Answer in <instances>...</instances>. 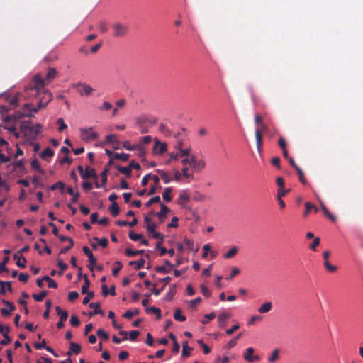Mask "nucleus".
Here are the masks:
<instances>
[{"mask_svg":"<svg viewBox=\"0 0 363 363\" xmlns=\"http://www.w3.org/2000/svg\"><path fill=\"white\" fill-rule=\"evenodd\" d=\"M57 71L55 68L49 67L45 78L40 74L33 76L32 80L25 88V96L27 98H38V105L35 106L30 103L25 104L24 107L26 109L36 113L39 109L45 108L52 101V94L45 86L52 82L57 77Z\"/></svg>","mask_w":363,"mask_h":363,"instance_id":"obj_1","label":"nucleus"},{"mask_svg":"<svg viewBox=\"0 0 363 363\" xmlns=\"http://www.w3.org/2000/svg\"><path fill=\"white\" fill-rule=\"evenodd\" d=\"M42 125L39 123L33 124L29 121H24L21 125V133L28 140H35L41 132Z\"/></svg>","mask_w":363,"mask_h":363,"instance_id":"obj_2","label":"nucleus"},{"mask_svg":"<svg viewBox=\"0 0 363 363\" xmlns=\"http://www.w3.org/2000/svg\"><path fill=\"white\" fill-rule=\"evenodd\" d=\"M79 132L82 140L85 142L95 140L99 137L98 133L96 132L93 131L92 127H90L89 128H80Z\"/></svg>","mask_w":363,"mask_h":363,"instance_id":"obj_3","label":"nucleus"},{"mask_svg":"<svg viewBox=\"0 0 363 363\" xmlns=\"http://www.w3.org/2000/svg\"><path fill=\"white\" fill-rule=\"evenodd\" d=\"M112 29L113 30V36L116 38L124 37L128 31V26L121 23H113L112 25Z\"/></svg>","mask_w":363,"mask_h":363,"instance_id":"obj_4","label":"nucleus"},{"mask_svg":"<svg viewBox=\"0 0 363 363\" xmlns=\"http://www.w3.org/2000/svg\"><path fill=\"white\" fill-rule=\"evenodd\" d=\"M74 87H79L80 89L78 90V92L81 96H89L91 94L93 91V89L88 84L78 82L74 85Z\"/></svg>","mask_w":363,"mask_h":363,"instance_id":"obj_5","label":"nucleus"},{"mask_svg":"<svg viewBox=\"0 0 363 363\" xmlns=\"http://www.w3.org/2000/svg\"><path fill=\"white\" fill-rule=\"evenodd\" d=\"M167 145L165 143L160 142L156 139L152 151L155 154L162 155L167 151Z\"/></svg>","mask_w":363,"mask_h":363,"instance_id":"obj_6","label":"nucleus"},{"mask_svg":"<svg viewBox=\"0 0 363 363\" xmlns=\"http://www.w3.org/2000/svg\"><path fill=\"white\" fill-rule=\"evenodd\" d=\"M84 253L89 258V268L91 271L94 270L93 266L96 264V259L94 257V255L92 252L90 250V249L87 246H84L83 248Z\"/></svg>","mask_w":363,"mask_h":363,"instance_id":"obj_7","label":"nucleus"},{"mask_svg":"<svg viewBox=\"0 0 363 363\" xmlns=\"http://www.w3.org/2000/svg\"><path fill=\"white\" fill-rule=\"evenodd\" d=\"M330 252L328 250H325L323 252V259H324V266L325 267V269L330 272H334L337 270V267L335 266V265H332L330 262H329V257H330Z\"/></svg>","mask_w":363,"mask_h":363,"instance_id":"obj_8","label":"nucleus"},{"mask_svg":"<svg viewBox=\"0 0 363 363\" xmlns=\"http://www.w3.org/2000/svg\"><path fill=\"white\" fill-rule=\"evenodd\" d=\"M33 346L37 350L45 349L48 352L52 354L55 357H58V354L55 352V350L52 347L46 345V341L45 339H43L41 342L34 343Z\"/></svg>","mask_w":363,"mask_h":363,"instance_id":"obj_9","label":"nucleus"},{"mask_svg":"<svg viewBox=\"0 0 363 363\" xmlns=\"http://www.w3.org/2000/svg\"><path fill=\"white\" fill-rule=\"evenodd\" d=\"M158 120L157 118L152 117L149 118L148 116L143 115L138 117L136 118V123L138 125L145 123H149L152 125H155L157 123Z\"/></svg>","mask_w":363,"mask_h":363,"instance_id":"obj_10","label":"nucleus"},{"mask_svg":"<svg viewBox=\"0 0 363 363\" xmlns=\"http://www.w3.org/2000/svg\"><path fill=\"white\" fill-rule=\"evenodd\" d=\"M161 210L157 213L156 215L159 218L160 222L163 223L165 220L167 214L170 211L169 207L165 206L164 203H160Z\"/></svg>","mask_w":363,"mask_h":363,"instance_id":"obj_11","label":"nucleus"},{"mask_svg":"<svg viewBox=\"0 0 363 363\" xmlns=\"http://www.w3.org/2000/svg\"><path fill=\"white\" fill-rule=\"evenodd\" d=\"M231 315L225 312L220 313L218 316V326L220 328H223L226 326L227 320L230 318Z\"/></svg>","mask_w":363,"mask_h":363,"instance_id":"obj_12","label":"nucleus"},{"mask_svg":"<svg viewBox=\"0 0 363 363\" xmlns=\"http://www.w3.org/2000/svg\"><path fill=\"white\" fill-rule=\"evenodd\" d=\"M191 162L194 163L193 168L197 169V170H201L204 169L206 167V162L203 160H200L199 161L196 160V157L195 155H191Z\"/></svg>","mask_w":363,"mask_h":363,"instance_id":"obj_13","label":"nucleus"},{"mask_svg":"<svg viewBox=\"0 0 363 363\" xmlns=\"http://www.w3.org/2000/svg\"><path fill=\"white\" fill-rule=\"evenodd\" d=\"M2 302L9 307V310L6 308H1V313L5 317L11 315V312L15 310L14 305L10 301H6L5 299H3Z\"/></svg>","mask_w":363,"mask_h":363,"instance_id":"obj_14","label":"nucleus"},{"mask_svg":"<svg viewBox=\"0 0 363 363\" xmlns=\"http://www.w3.org/2000/svg\"><path fill=\"white\" fill-rule=\"evenodd\" d=\"M97 175L94 169L91 168L90 167H86L84 169V173L82 175V178L84 179H87L89 178H96Z\"/></svg>","mask_w":363,"mask_h":363,"instance_id":"obj_15","label":"nucleus"},{"mask_svg":"<svg viewBox=\"0 0 363 363\" xmlns=\"http://www.w3.org/2000/svg\"><path fill=\"white\" fill-rule=\"evenodd\" d=\"M254 352H255V350L252 347H248L246 350V353L244 355L245 359L250 362H252L254 360H258L259 356H253L252 355Z\"/></svg>","mask_w":363,"mask_h":363,"instance_id":"obj_16","label":"nucleus"},{"mask_svg":"<svg viewBox=\"0 0 363 363\" xmlns=\"http://www.w3.org/2000/svg\"><path fill=\"white\" fill-rule=\"evenodd\" d=\"M14 259L16 261V265L22 269L26 268V259L22 255L16 253L13 256Z\"/></svg>","mask_w":363,"mask_h":363,"instance_id":"obj_17","label":"nucleus"},{"mask_svg":"<svg viewBox=\"0 0 363 363\" xmlns=\"http://www.w3.org/2000/svg\"><path fill=\"white\" fill-rule=\"evenodd\" d=\"M100 303H89V307L90 308H96V311H91L89 313V316L91 317L94 315H96V314H100L101 315H104V312L101 310L100 308Z\"/></svg>","mask_w":363,"mask_h":363,"instance_id":"obj_18","label":"nucleus"},{"mask_svg":"<svg viewBox=\"0 0 363 363\" xmlns=\"http://www.w3.org/2000/svg\"><path fill=\"white\" fill-rule=\"evenodd\" d=\"M53 155L54 151L49 147L45 148L40 154L41 158L47 161H49Z\"/></svg>","mask_w":363,"mask_h":363,"instance_id":"obj_19","label":"nucleus"},{"mask_svg":"<svg viewBox=\"0 0 363 363\" xmlns=\"http://www.w3.org/2000/svg\"><path fill=\"white\" fill-rule=\"evenodd\" d=\"M5 101L8 102L11 106H16L18 103V96L17 94L15 95H8L5 94L4 95Z\"/></svg>","mask_w":363,"mask_h":363,"instance_id":"obj_20","label":"nucleus"},{"mask_svg":"<svg viewBox=\"0 0 363 363\" xmlns=\"http://www.w3.org/2000/svg\"><path fill=\"white\" fill-rule=\"evenodd\" d=\"M255 138H256V143H257V150L260 152L261 147H262V135L261 133V130L258 128H257L255 130Z\"/></svg>","mask_w":363,"mask_h":363,"instance_id":"obj_21","label":"nucleus"},{"mask_svg":"<svg viewBox=\"0 0 363 363\" xmlns=\"http://www.w3.org/2000/svg\"><path fill=\"white\" fill-rule=\"evenodd\" d=\"M123 148L130 151L136 150V149H141L140 144L131 145L130 142L128 140H125L123 143Z\"/></svg>","mask_w":363,"mask_h":363,"instance_id":"obj_22","label":"nucleus"},{"mask_svg":"<svg viewBox=\"0 0 363 363\" xmlns=\"http://www.w3.org/2000/svg\"><path fill=\"white\" fill-rule=\"evenodd\" d=\"M156 172L160 175L162 179L165 184H168L172 181V178L167 172L162 169H157Z\"/></svg>","mask_w":363,"mask_h":363,"instance_id":"obj_23","label":"nucleus"},{"mask_svg":"<svg viewBox=\"0 0 363 363\" xmlns=\"http://www.w3.org/2000/svg\"><path fill=\"white\" fill-rule=\"evenodd\" d=\"M272 308V304L270 301L264 303L258 309L259 313H268Z\"/></svg>","mask_w":363,"mask_h":363,"instance_id":"obj_24","label":"nucleus"},{"mask_svg":"<svg viewBox=\"0 0 363 363\" xmlns=\"http://www.w3.org/2000/svg\"><path fill=\"white\" fill-rule=\"evenodd\" d=\"M145 261L143 258H141L138 261H131L129 262V265L134 266L135 269L138 270L144 267Z\"/></svg>","mask_w":363,"mask_h":363,"instance_id":"obj_25","label":"nucleus"},{"mask_svg":"<svg viewBox=\"0 0 363 363\" xmlns=\"http://www.w3.org/2000/svg\"><path fill=\"white\" fill-rule=\"evenodd\" d=\"M145 252L144 250H133L130 248H127L125 250V253L128 257H135L138 255L143 254Z\"/></svg>","mask_w":363,"mask_h":363,"instance_id":"obj_26","label":"nucleus"},{"mask_svg":"<svg viewBox=\"0 0 363 363\" xmlns=\"http://www.w3.org/2000/svg\"><path fill=\"white\" fill-rule=\"evenodd\" d=\"M177 293V286L175 284L172 285L169 291L166 294V296H165V300L167 301H171L174 296Z\"/></svg>","mask_w":363,"mask_h":363,"instance_id":"obj_27","label":"nucleus"},{"mask_svg":"<svg viewBox=\"0 0 363 363\" xmlns=\"http://www.w3.org/2000/svg\"><path fill=\"white\" fill-rule=\"evenodd\" d=\"M59 316H60V320L57 323V328L58 329H62L65 326L64 322L66 321L68 318V313L65 312V313H62V315H59Z\"/></svg>","mask_w":363,"mask_h":363,"instance_id":"obj_28","label":"nucleus"},{"mask_svg":"<svg viewBox=\"0 0 363 363\" xmlns=\"http://www.w3.org/2000/svg\"><path fill=\"white\" fill-rule=\"evenodd\" d=\"M109 211L113 217H116L120 212L119 206L116 202H113L109 207Z\"/></svg>","mask_w":363,"mask_h":363,"instance_id":"obj_29","label":"nucleus"},{"mask_svg":"<svg viewBox=\"0 0 363 363\" xmlns=\"http://www.w3.org/2000/svg\"><path fill=\"white\" fill-rule=\"evenodd\" d=\"M238 248L237 247L234 246V247H231L230 249V250L223 255V257L227 259H231L234 256H235V255L238 253Z\"/></svg>","mask_w":363,"mask_h":363,"instance_id":"obj_30","label":"nucleus"},{"mask_svg":"<svg viewBox=\"0 0 363 363\" xmlns=\"http://www.w3.org/2000/svg\"><path fill=\"white\" fill-rule=\"evenodd\" d=\"M172 189L171 187H167L164 189V191L162 194L163 199L169 202L172 200V197L171 196Z\"/></svg>","mask_w":363,"mask_h":363,"instance_id":"obj_31","label":"nucleus"},{"mask_svg":"<svg viewBox=\"0 0 363 363\" xmlns=\"http://www.w3.org/2000/svg\"><path fill=\"white\" fill-rule=\"evenodd\" d=\"M10 331V328H6L5 333H3L4 339L1 341V344L3 345H7L11 341V337L9 336L8 333Z\"/></svg>","mask_w":363,"mask_h":363,"instance_id":"obj_32","label":"nucleus"},{"mask_svg":"<svg viewBox=\"0 0 363 363\" xmlns=\"http://www.w3.org/2000/svg\"><path fill=\"white\" fill-rule=\"evenodd\" d=\"M84 277V285L82 286V294H86V293H89V291H88V289H89V285H90V282H89V280L88 279V276L86 274H84L83 276Z\"/></svg>","mask_w":363,"mask_h":363,"instance_id":"obj_33","label":"nucleus"},{"mask_svg":"<svg viewBox=\"0 0 363 363\" xmlns=\"http://www.w3.org/2000/svg\"><path fill=\"white\" fill-rule=\"evenodd\" d=\"M174 318L180 322H184L186 320V316L182 315V311L179 308H177L174 311Z\"/></svg>","mask_w":363,"mask_h":363,"instance_id":"obj_34","label":"nucleus"},{"mask_svg":"<svg viewBox=\"0 0 363 363\" xmlns=\"http://www.w3.org/2000/svg\"><path fill=\"white\" fill-rule=\"evenodd\" d=\"M182 357H187L190 355V352L192 350L191 347H189L188 346L187 341L183 342L182 344Z\"/></svg>","mask_w":363,"mask_h":363,"instance_id":"obj_35","label":"nucleus"},{"mask_svg":"<svg viewBox=\"0 0 363 363\" xmlns=\"http://www.w3.org/2000/svg\"><path fill=\"white\" fill-rule=\"evenodd\" d=\"M47 295H48V291H43L38 294H33V298H34L35 301L40 302V301H42L47 296Z\"/></svg>","mask_w":363,"mask_h":363,"instance_id":"obj_36","label":"nucleus"},{"mask_svg":"<svg viewBox=\"0 0 363 363\" xmlns=\"http://www.w3.org/2000/svg\"><path fill=\"white\" fill-rule=\"evenodd\" d=\"M117 169L122 174H124L126 177H130L131 176V170L130 167H121L117 166Z\"/></svg>","mask_w":363,"mask_h":363,"instance_id":"obj_37","label":"nucleus"},{"mask_svg":"<svg viewBox=\"0 0 363 363\" xmlns=\"http://www.w3.org/2000/svg\"><path fill=\"white\" fill-rule=\"evenodd\" d=\"M146 312L147 313H152L156 314L157 320L161 318V311L159 308H157L156 307L152 306V307L147 308L146 309Z\"/></svg>","mask_w":363,"mask_h":363,"instance_id":"obj_38","label":"nucleus"},{"mask_svg":"<svg viewBox=\"0 0 363 363\" xmlns=\"http://www.w3.org/2000/svg\"><path fill=\"white\" fill-rule=\"evenodd\" d=\"M115 267L113 268L112 269V274L114 276V277H116L118 276V272H120V270L122 269L123 267V264H121V262L119 261H116L115 263Z\"/></svg>","mask_w":363,"mask_h":363,"instance_id":"obj_39","label":"nucleus"},{"mask_svg":"<svg viewBox=\"0 0 363 363\" xmlns=\"http://www.w3.org/2000/svg\"><path fill=\"white\" fill-rule=\"evenodd\" d=\"M139 312L140 311L138 308H135L133 311L128 310L123 315V317L127 319H131L134 315H138Z\"/></svg>","mask_w":363,"mask_h":363,"instance_id":"obj_40","label":"nucleus"},{"mask_svg":"<svg viewBox=\"0 0 363 363\" xmlns=\"http://www.w3.org/2000/svg\"><path fill=\"white\" fill-rule=\"evenodd\" d=\"M106 142L111 144H119V141L117 138V135L115 134H111L106 136Z\"/></svg>","mask_w":363,"mask_h":363,"instance_id":"obj_41","label":"nucleus"},{"mask_svg":"<svg viewBox=\"0 0 363 363\" xmlns=\"http://www.w3.org/2000/svg\"><path fill=\"white\" fill-rule=\"evenodd\" d=\"M9 257L6 256L3 258L1 262L0 263V274L2 272H9L8 268L6 267V264L9 262Z\"/></svg>","mask_w":363,"mask_h":363,"instance_id":"obj_42","label":"nucleus"},{"mask_svg":"<svg viewBox=\"0 0 363 363\" xmlns=\"http://www.w3.org/2000/svg\"><path fill=\"white\" fill-rule=\"evenodd\" d=\"M70 350L73 352V353L77 354L81 352L82 347L80 345L72 342H70Z\"/></svg>","mask_w":363,"mask_h":363,"instance_id":"obj_43","label":"nucleus"},{"mask_svg":"<svg viewBox=\"0 0 363 363\" xmlns=\"http://www.w3.org/2000/svg\"><path fill=\"white\" fill-rule=\"evenodd\" d=\"M113 158L125 162L129 159V155L126 153H115L113 155Z\"/></svg>","mask_w":363,"mask_h":363,"instance_id":"obj_44","label":"nucleus"},{"mask_svg":"<svg viewBox=\"0 0 363 363\" xmlns=\"http://www.w3.org/2000/svg\"><path fill=\"white\" fill-rule=\"evenodd\" d=\"M279 349H275L273 350L272 355L269 357L268 361L270 363H273L279 359Z\"/></svg>","mask_w":363,"mask_h":363,"instance_id":"obj_45","label":"nucleus"},{"mask_svg":"<svg viewBox=\"0 0 363 363\" xmlns=\"http://www.w3.org/2000/svg\"><path fill=\"white\" fill-rule=\"evenodd\" d=\"M57 124L59 126L58 127V131L59 132H62V131H64L67 128V125L64 122V120L62 118H59L57 120Z\"/></svg>","mask_w":363,"mask_h":363,"instance_id":"obj_46","label":"nucleus"},{"mask_svg":"<svg viewBox=\"0 0 363 363\" xmlns=\"http://www.w3.org/2000/svg\"><path fill=\"white\" fill-rule=\"evenodd\" d=\"M321 208L325 216H326L331 220H335V217L329 212V211L323 203H321Z\"/></svg>","mask_w":363,"mask_h":363,"instance_id":"obj_47","label":"nucleus"},{"mask_svg":"<svg viewBox=\"0 0 363 363\" xmlns=\"http://www.w3.org/2000/svg\"><path fill=\"white\" fill-rule=\"evenodd\" d=\"M96 335L104 340H106L109 337V335L103 329H99L96 332Z\"/></svg>","mask_w":363,"mask_h":363,"instance_id":"obj_48","label":"nucleus"},{"mask_svg":"<svg viewBox=\"0 0 363 363\" xmlns=\"http://www.w3.org/2000/svg\"><path fill=\"white\" fill-rule=\"evenodd\" d=\"M93 239L96 241H98L99 245L103 247H106L108 245V241L106 238H102L101 239H99V238L97 237H94Z\"/></svg>","mask_w":363,"mask_h":363,"instance_id":"obj_49","label":"nucleus"},{"mask_svg":"<svg viewBox=\"0 0 363 363\" xmlns=\"http://www.w3.org/2000/svg\"><path fill=\"white\" fill-rule=\"evenodd\" d=\"M128 236L131 240L138 241L140 239H142L143 235L141 234L135 233L133 231H130Z\"/></svg>","mask_w":363,"mask_h":363,"instance_id":"obj_50","label":"nucleus"},{"mask_svg":"<svg viewBox=\"0 0 363 363\" xmlns=\"http://www.w3.org/2000/svg\"><path fill=\"white\" fill-rule=\"evenodd\" d=\"M179 201L181 203H186L189 201V196L186 191H182L179 194Z\"/></svg>","mask_w":363,"mask_h":363,"instance_id":"obj_51","label":"nucleus"},{"mask_svg":"<svg viewBox=\"0 0 363 363\" xmlns=\"http://www.w3.org/2000/svg\"><path fill=\"white\" fill-rule=\"evenodd\" d=\"M65 188V185L63 182H57L50 186V190L54 191L57 189H60L62 191H63Z\"/></svg>","mask_w":363,"mask_h":363,"instance_id":"obj_52","label":"nucleus"},{"mask_svg":"<svg viewBox=\"0 0 363 363\" xmlns=\"http://www.w3.org/2000/svg\"><path fill=\"white\" fill-rule=\"evenodd\" d=\"M216 317V315L214 313H211L209 314H206L204 316L203 320L201 321L202 324H207L209 323L210 320H212Z\"/></svg>","mask_w":363,"mask_h":363,"instance_id":"obj_53","label":"nucleus"},{"mask_svg":"<svg viewBox=\"0 0 363 363\" xmlns=\"http://www.w3.org/2000/svg\"><path fill=\"white\" fill-rule=\"evenodd\" d=\"M31 167L34 170H37L41 173H43V171L41 169L40 163L38 160H33L31 162Z\"/></svg>","mask_w":363,"mask_h":363,"instance_id":"obj_54","label":"nucleus"},{"mask_svg":"<svg viewBox=\"0 0 363 363\" xmlns=\"http://www.w3.org/2000/svg\"><path fill=\"white\" fill-rule=\"evenodd\" d=\"M155 203H160V197L159 196H155L152 198H151L146 203V207H150L152 204Z\"/></svg>","mask_w":363,"mask_h":363,"instance_id":"obj_55","label":"nucleus"},{"mask_svg":"<svg viewBox=\"0 0 363 363\" xmlns=\"http://www.w3.org/2000/svg\"><path fill=\"white\" fill-rule=\"evenodd\" d=\"M296 170L298 173L299 181L302 184H306V182L304 178L303 172L302 171V169L300 167H297Z\"/></svg>","mask_w":363,"mask_h":363,"instance_id":"obj_56","label":"nucleus"},{"mask_svg":"<svg viewBox=\"0 0 363 363\" xmlns=\"http://www.w3.org/2000/svg\"><path fill=\"white\" fill-rule=\"evenodd\" d=\"M70 324L73 327L79 326V325L80 324V321H79V319L78 318V317L77 315H73L71 316Z\"/></svg>","mask_w":363,"mask_h":363,"instance_id":"obj_57","label":"nucleus"},{"mask_svg":"<svg viewBox=\"0 0 363 363\" xmlns=\"http://www.w3.org/2000/svg\"><path fill=\"white\" fill-rule=\"evenodd\" d=\"M86 294H87L86 296L84 298L83 301H82V303L84 305H86L87 303H89L90 300L91 298H93L94 296V294L93 291H89V293H86Z\"/></svg>","mask_w":363,"mask_h":363,"instance_id":"obj_58","label":"nucleus"},{"mask_svg":"<svg viewBox=\"0 0 363 363\" xmlns=\"http://www.w3.org/2000/svg\"><path fill=\"white\" fill-rule=\"evenodd\" d=\"M200 288H201V291L204 296H206L207 298L211 296V293L205 285L201 284Z\"/></svg>","mask_w":363,"mask_h":363,"instance_id":"obj_59","label":"nucleus"},{"mask_svg":"<svg viewBox=\"0 0 363 363\" xmlns=\"http://www.w3.org/2000/svg\"><path fill=\"white\" fill-rule=\"evenodd\" d=\"M320 245V238L318 237L315 238L313 242L310 245V249L313 251L316 250V247Z\"/></svg>","mask_w":363,"mask_h":363,"instance_id":"obj_60","label":"nucleus"},{"mask_svg":"<svg viewBox=\"0 0 363 363\" xmlns=\"http://www.w3.org/2000/svg\"><path fill=\"white\" fill-rule=\"evenodd\" d=\"M113 107L112 104L108 101H104L103 103V104L99 108V110L101 111H103V110H110Z\"/></svg>","mask_w":363,"mask_h":363,"instance_id":"obj_61","label":"nucleus"},{"mask_svg":"<svg viewBox=\"0 0 363 363\" xmlns=\"http://www.w3.org/2000/svg\"><path fill=\"white\" fill-rule=\"evenodd\" d=\"M99 29L102 33H106L108 30L106 23L105 21H101L99 24Z\"/></svg>","mask_w":363,"mask_h":363,"instance_id":"obj_62","label":"nucleus"},{"mask_svg":"<svg viewBox=\"0 0 363 363\" xmlns=\"http://www.w3.org/2000/svg\"><path fill=\"white\" fill-rule=\"evenodd\" d=\"M79 296V293L77 291H70L68 294V300L69 301H73L77 299Z\"/></svg>","mask_w":363,"mask_h":363,"instance_id":"obj_63","label":"nucleus"},{"mask_svg":"<svg viewBox=\"0 0 363 363\" xmlns=\"http://www.w3.org/2000/svg\"><path fill=\"white\" fill-rule=\"evenodd\" d=\"M140 335V332L138 330H132L129 333V337L131 341H135L138 335Z\"/></svg>","mask_w":363,"mask_h":363,"instance_id":"obj_64","label":"nucleus"}]
</instances>
